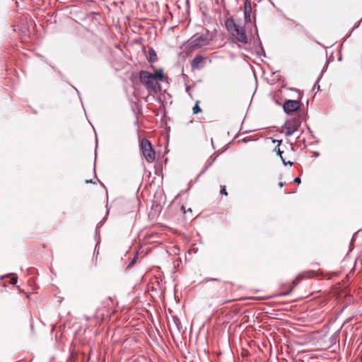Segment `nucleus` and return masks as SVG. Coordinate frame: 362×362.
Listing matches in <instances>:
<instances>
[{
	"label": "nucleus",
	"instance_id": "nucleus-3",
	"mask_svg": "<svg viewBox=\"0 0 362 362\" xmlns=\"http://www.w3.org/2000/svg\"><path fill=\"white\" fill-rule=\"evenodd\" d=\"M212 40V35L209 32L196 33L188 40L187 47L190 51L199 49L209 45Z\"/></svg>",
	"mask_w": 362,
	"mask_h": 362
},
{
	"label": "nucleus",
	"instance_id": "nucleus-16",
	"mask_svg": "<svg viewBox=\"0 0 362 362\" xmlns=\"http://www.w3.org/2000/svg\"><path fill=\"white\" fill-rule=\"evenodd\" d=\"M273 142H274V143H276V144H277V147H279V146H280V144H281V140H273Z\"/></svg>",
	"mask_w": 362,
	"mask_h": 362
},
{
	"label": "nucleus",
	"instance_id": "nucleus-7",
	"mask_svg": "<svg viewBox=\"0 0 362 362\" xmlns=\"http://www.w3.org/2000/svg\"><path fill=\"white\" fill-rule=\"evenodd\" d=\"M252 11L250 1L246 0L244 4V21L245 24L252 23L251 13Z\"/></svg>",
	"mask_w": 362,
	"mask_h": 362
},
{
	"label": "nucleus",
	"instance_id": "nucleus-14",
	"mask_svg": "<svg viewBox=\"0 0 362 362\" xmlns=\"http://www.w3.org/2000/svg\"><path fill=\"white\" fill-rule=\"evenodd\" d=\"M11 284H16L17 283V278L13 277L11 280Z\"/></svg>",
	"mask_w": 362,
	"mask_h": 362
},
{
	"label": "nucleus",
	"instance_id": "nucleus-19",
	"mask_svg": "<svg viewBox=\"0 0 362 362\" xmlns=\"http://www.w3.org/2000/svg\"><path fill=\"white\" fill-rule=\"evenodd\" d=\"M291 150L293 151L294 148H293V146L291 145Z\"/></svg>",
	"mask_w": 362,
	"mask_h": 362
},
{
	"label": "nucleus",
	"instance_id": "nucleus-17",
	"mask_svg": "<svg viewBox=\"0 0 362 362\" xmlns=\"http://www.w3.org/2000/svg\"><path fill=\"white\" fill-rule=\"evenodd\" d=\"M253 18H254V22L255 23V21H256V14H255V12H254V13H253Z\"/></svg>",
	"mask_w": 362,
	"mask_h": 362
},
{
	"label": "nucleus",
	"instance_id": "nucleus-10",
	"mask_svg": "<svg viewBox=\"0 0 362 362\" xmlns=\"http://www.w3.org/2000/svg\"><path fill=\"white\" fill-rule=\"evenodd\" d=\"M156 60V54L154 52V50L151 49L149 50L148 61L151 62H153Z\"/></svg>",
	"mask_w": 362,
	"mask_h": 362
},
{
	"label": "nucleus",
	"instance_id": "nucleus-13",
	"mask_svg": "<svg viewBox=\"0 0 362 362\" xmlns=\"http://www.w3.org/2000/svg\"><path fill=\"white\" fill-rule=\"evenodd\" d=\"M136 257H134L131 262L128 265V267L130 268L132 267H133V265L134 264L135 262H136Z\"/></svg>",
	"mask_w": 362,
	"mask_h": 362
},
{
	"label": "nucleus",
	"instance_id": "nucleus-15",
	"mask_svg": "<svg viewBox=\"0 0 362 362\" xmlns=\"http://www.w3.org/2000/svg\"><path fill=\"white\" fill-rule=\"evenodd\" d=\"M296 183L300 184L301 180L300 177H296L293 180Z\"/></svg>",
	"mask_w": 362,
	"mask_h": 362
},
{
	"label": "nucleus",
	"instance_id": "nucleus-1",
	"mask_svg": "<svg viewBox=\"0 0 362 362\" xmlns=\"http://www.w3.org/2000/svg\"><path fill=\"white\" fill-rule=\"evenodd\" d=\"M139 76L141 83L146 87V90L154 93L160 91V86L158 81H165L167 79V77L163 75L162 69L156 70L154 74L146 71H140Z\"/></svg>",
	"mask_w": 362,
	"mask_h": 362
},
{
	"label": "nucleus",
	"instance_id": "nucleus-9",
	"mask_svg": "<svg viewBox=\"0 0 362 362\" xmlns=\"http://www.w3.org/2000/svg\"><path fill=\"white\" fill-rule=\"evenodd\" d=\"M275 151H276L277 154L280 156V158H281V160H282V162H283V163H284V165H291H291H293V162H291V161H288V162H286V161L285 158H284L283 157V156H282V154H283V151H281L280 150V148H279V147H276V148H275Z\"/></svg>",
	"mask_w": 362,
	"mask_h": 362
},
{
	"label": "nucleus",
	"instance_id": "nucleus-8",
	"mask_svg": "<svg viewBox=\"0 0 362 362\" xmlns=\"http://www.w3.org/2000/svg\"><path fill=\"white\" fill-rule=\"evenodd\" d=\"M205 59L200 54L196 55L191 62V66L193 69H200L203 67L202 64Z\"/></svg>",
	"mask_w": 362,
	"mask_h": 362
},
{
	"label": "nucleus",
	"instance_id": "nucleus-6",
	"mask_svg": "<svg viewBox=\"0 0 362 362\" xmlns=\"http://www.w3.org/2000/svg\"><path fill=\"white\" fill-rule=\"evenodd\" d=\"M299 107L300 103L298 100H288L283 105L284 110L287 114L297 110Z\"/></svg>",
	"mask_w": 362,
	"mask_h": 362
},
{
	"label": "nucleus",
	"instance_id": "nucleus-4",
	"mask_svg": "<svg viewBox=\"0 0 362 362\" xmlns=\"http://www.w3.org/2000/svg\"><path fill=\"white\" fill-rule=\"evenodd\" d=\"M140 147L146 160L148 163L153 162L156 158V153L150 141L146 139H143L141 141Z\"/></svg>",
	"mask_w": 362,
	"mask_h": 362
},
{
	"label": "nucleus",
	"instance_id": "nucleus-5",
	"mask_svg": "<svg viewBox=\"0 0 362 362\" xmlns=\"http://www.w3.org/2000/svg\"><path fill=\"white\" fill-rule=\"evenodd\" d=\"M301 124V120L299 117L291 119L286 122L284 125V133L286 136H291L296 132Z\"/></svg>",
	"mask_w": 362,
	"mask_h": 362
},
{
	"label": "nucleus",
	"instance_id": "nucleus-18",
	"mask_svg": "<svg viewBox=\"0 0 362 362\" xmlns=\"http://www.w3.org/2000/svg\"><path fill=\"white\" fill-rule=\"evenodd\" d=\"M279 185L280 187H282L284 186V182H279Z\"/></svg>",
	"mask_w": 362,
	"mask_h": 362
},
{
	"label": "nucleus",
	"instance_id": "nucleus-2",
	"mask_svg": "<svg viewBox=\"0 0 362 362\" xmlns=\"http://www.w3.org/2000/svg\"><path fill=\"white\" fill-rule=\"evenodd\" d=\"M225 26L228 33L238 42L243 44L249 42L245 29L240 24L236 23L233 18L225 20Z\"/></svg>",
	"mask_w": 362,
	"mask_h": 362
},
{
	"label": "nucleus",
	"instance_id": "nucleus-11",
	"mask_svg": "<svg viewBox=\"0 0 362 362\" xmlns=\"http://www.w3.org/2000/svg\"><path fill=\"white\" fill-rule=\"evenodd\" d=\"M198 103H199V102L197 101V103L195 104V105L193 107L192 110H193V113H194V114H197V113H199V112H202V110H201V108L199 107V104H198Z\"/></svg>",
	"mask_w": 362,
	"mask_h": 362
},
{
	"label": "nucleus",
	"instance_id": "nucleus-12",
	"mask_svg": "<svg viewBox=\"0 0 362 362\" xmlns=\"http://www.w3.org/2000/svg\"><path fill=\"white\" fill-rule=\"evenodd\" d=\"M220 193H221V194H224V195H226V196L228 194V193H227V192H226V186H225V185H223V186H221V191H220Z\"/></svg>",
	"mask_w": 362,
	"mask_h": 362
}]
</instances>
